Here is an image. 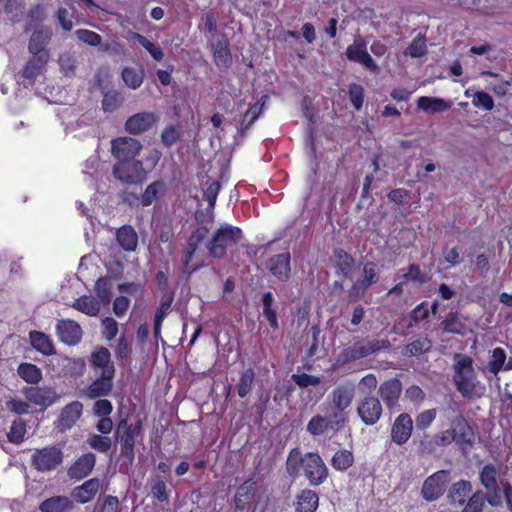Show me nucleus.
Segmentation results:
<instances>
[{
    "label": "nucleus",
    "mask_w": 512,
    "mask_h": 512,
    "mask_svg": "<svg viewBox=\"0 0 512 512\" xmlns=\"http://www.w3.org/2000/svg\"><path fill=\"white\" fill-rule=\"evenodd\" d=\"M417 106L424 112H444L451 108V103L437 97L421 96L417 100Z\"/></svg>",
    "instance_id": "obj_42"
},
{
    "label": "nucleus",
    "mask_w": 512,
    "mask_h": 512,
    "mask_svg": "<svg viewBox=\"0 0 512 512\" xmlns=\"http://www.w3.org/2000/svg\"><path fill=\"white\" fill-rule=\"evenodd\" d=\"M141 149L140 141L132 137H118L111 142V152L118 160L135 159Z\"/></svg>",
    "instance_id": "obj_16"
},
{
    "label": "nucleus",
    "mask_w": 512,
    "mask_h": 512,
    "mask_svg": "<svg viewBox=\"0 0 512 512\" xmlns=\"http://www.w3.org/2000/svg\"><path fill=\"white\" fill-rule=\"evenodd\" d=\"M403 386L398 376L386 379L378 387V395L390 411L399 408Z\"/></svg>",
    "instance_id": "obj_10"
},
{
    "label": "nucleus",
    "mask_w": 512,
    "mask_h": 512,
    "mask_svg": "<svg viewBox=\"0 0 512 512\" xmlns=\"http://www.w3.org/2000/svg\"><path fill=\"white\" fill-rule=\"evenodd\" d=\"M183 130L180 125H167L161 132V143L165 148H171L174 144L181 141Z\"/></svg>",
    "instance_id": "obj_51"
},
{
    "label": "nucleus",
    "mask_w": 512,
    "mask_h": 512,
    "mask_svg": "<svg viewBox=\"0 0 512 512\" xmlns=\"http://www.w3.org/2000/svg\"><path fill=\"white\" fill-rule=\"evenodd\" d=\"M300 469L313 487L322 485L329 476V469L318 452L302 454L300 448L295 447L288 453L286 471L291 477H296Z\"/></svg>",
    "instance_id": "obj_1"
},
{
    "label": "nucleus",
    "mask_w": 512,
    "mask_h": 512,
    "mask_svg": "<svg viewBox=\"0 0 512 512\" xmlns=\"http://www.w3.org/2000/svg\"><path fill=\"white\" fill-rule=\"evenodd\" d=\"M73 509V500L67 496H52L39 504L40 512H70Z\"/></svg>",
    "instance_id": "obj_33"
},
{
    "label": "nucleus",
    "mask_w": 512,
    "mask_h": 512,
    "mask_svg": "<svg viewBox=\"0 0 512 512\" xmlns=\"http://www.w3.org/2000/svg\"><path fill=\"white\" fill-rule=\"evenodd\" d=\"M143 48H145L151 57L156 61H161L164 58V52L163 50L148 40L145 36L139 33H133L132 36Z\"/></svg>",
    "instance_id": "obj_59"
},
{
    "label": "nucleus",
    "mask_w": 512,
    "mask_h": 512,
    "mask_svg": "<svg viewBox=\"0 0 512 512\" xmlns=\"http://www.w3.org/2000/svg\"><path fill=\"white\" fill-rule=\"evenodd\" d=\"M45 17V9L41 4L32 6L27 13V21L24 29L25 32H29L32 28L43 22Z\"/></svg>",
    "instance_id": "obj_56"
},
{
    "label": "nucleus",
    "mask_w": 512,
    "mask_h": 512,
    "mask_svg": "<svg viewBox=\"0 0 512 512\" xmlns=\"http://www.w3.org/2000/svg\"><path fill=\"white\" fill-rule=\"evenodd\" d=\"M221 189V184L218 180L206 176L205 180L201 183L202 197L208 204L206 210L207 215L206 219H201V215L199 212L196 213V220L198 224H203L204 221L212 222L213 221V209L216 204L217 196Z\"/></svg>",
    "instance_id": "obj_14"
},
{
    "label": "nucleus",
    "mask_w": 512,
    "mask_h": 512,
    "mask_svg": "<svg viewBox=\"0 0 512 512\" xmlns=\"http://www.w3.org/2000/svg\"><path fill=\"white\" fill-rule=\"evenodd\" d=\"M356 394L354 383L345 381L336 385L327 396V402L349 410Z\"/></svg>",
    "instance_id": "obj_18"
},
{
    "label": "nucleus",
    "mask_w": 512,
    "mask_h": 512,
    "mask_svg": "<svg viewBox=\"0 0 512 512\" xmlns=\"http://www.w3.org/2000/svg\"><path fill=\"white\" fill-rule=\"evenodd\" d=\"M306 430L313 437L323 436L329 432H332V434L339 432L335 431L334 423L329 417L321 414H316L309 420Z\"/></svg>",
    "instance_id": "obj_29"
},
{
    "label": "nucleus",
    "mask_w": 512,
    "mask_h": 512,
    "mask_svg": "<svg viewBox=\"0 0 512 512\" xmlns=\"http://www.w3.org/2000/svg\"><path fill=\"white\" fill-rule=\"evenodd\" d=\"M72 307L88 316H97L100 311L99 301L86 295L77 298Z\"/></svg>",
    "instance_id": "obj_47"
},
{
    "label": "nucleus",
    "mask_w": 512,
    "mask_h": 512,
    "mask_svg": "<svg viewBox=\"0 0 512 512\" xmlns=\"http://www.w3.org/2000/svg\"><path fill=\"white\" fill-rule=\"evenodd\" d=\"M295 512H316L319 507V495L310 488L300 489L293 502Z\"/></svg>",
    "instance_id": "obj_26"
},
{
    "label": "nucleus",
    "mask_w": 512,
    "mask_h": 512,
    "mask_svg": "<svg viewBox=\"0 0 512 512\" xmlns=\"http://www.w3.org/2000/svg\"><path fill=\"white\" fill-rule=\"evenodd\" d=\"M324 411L334 423L335 431L343 430L349 422V411L342 407L326 401Z\"/></svg>",
    "instance_id": "obj_40"
},
{
    "label": "nucleus",
    "mask_w": 512,
    "mask_h": 512,
    "mask_svg": "<svg viewBox=\"0 0 512 512\" xmlns=\"http://www.w3.org/2000/svg\"><path fill=\"white\" fill-rule=\"evenodd\" d=\"M432 348V341L427 338H418L404 346L402 354L405 357H416L427 353Z\"/></svg>",
    "instance_id": "obj_46"
},
{
    "label": "nucleus",
    "mask_w": 512,
    "mask_h": 512,
    "mask_svg": "<svg viewBox=\"0 0 512 512\" xmlns=\"http://www.w3.org/2000/svg\"><path fill=\"white\" fill-rule=\"evenodd\" d=\"M86 362L83 358H68L64 365L65 375L78 378L84 374Z\"/></svg>",
    "instance_id": "obj_61"
},
{
    "label": "nucleus",
    "mask_w": 512,
    "mask_h": 512,
    "mask_svg": "<svg viewBox=\"0 0 512 512\" xmlns=\"http://www.w3.org/2000/svg\"><path fill=\"white\" fill-rule=\"evenodd\" d=\"M447 482L448 472L446 470L433 473L425 479L421 488V496L428 502L439 499L445 491Z\"/></svg>",
    "instance_id": "obj_12"
},
{
    "label": "nucleus",
    "mask_w": 512,
    "mask_h": 512,
    "mask_svg": "<svg viewBox=\"0 0 512 512\" xmlns=\"http://www.w3.org/2000/svg\"><path fill=\"white\" fill-rule=\"evenodd\" d=\"M262 304V315L268 321L271 329L276 331L279 329V322L277 311L275 307V300L272 292L268 291L262 295L261 298Z\"/></svg>",
    "instance_id": "obj_39"
},
{
    "label": "nucleus",
    "mask_w": 512,
    "mask_h": 512,
    "mask_svg": "<svg viewBox=\"0 0 512 512\" xmlns=\"http://www.w3.org/2000/svg\"><path fill=\"white\" fill-rule=\"evenodd\" d=\"M100 490L101 480L98 477H94L76 486L72 490L71 496L76 503L86 504L93 501Z\"/></svg>",
    "instance_id": "obj_24"
},
{
    "label": "nucleus",
    "mask_w": 512,
    "mask_h": 512,
    "mask_svg": "<svg viewBox=\"0 0 512 512\" xmlns=\"http://www.w3.org/2000/svg\"><path fill=\"white\" fill-rule=\"evenodd\" d=\"M213 60L215 65L222 69L228 68L232 64V55L229 48L228 40L225 36L217 39L211 44Z\"/></svg>",
    "instance_id": "obj_28"
},
{
    "label": "nucleus",
    "mask_w": 512,
    "mask_h": 512,
    "mask_svg": "<svg viewBox=\"0 0 512 512\" xmlns=\"http://www.w3.org/2000/svg\"><path fill=\"white\" fill-rule=\"evenodd\" d=\"M265 268L278 281L287 282L291 277V254L288 251L266 259Z\"/></svg>",
    "instance_id": "obj_11"
},
{
    "label": "nucleus",
    "mask_w": 512,
    "mask_h": 512,
    "mask_svg": "<svg viewBox=\"0 0 512 512\" xmlns=\"http://www.w3.org/2000/svg\"><path fill=\"white\" fill-rule=\"evenodd\" d=\"M115 374L104 372L101 373L89 386L84 390V394L89 399H97L106 397L113 390V379Z\"/></svg>",
    "instance_id": "obj_22"
},
{
    "label": "nucleus",
    "mask_w": 512,
    "mask_h": 512,
    "mask_svg": "<svg viewBox=\"0 0 512 512\" xmlns=\"http://www.w3.org/2000/svg\"><path fill=\"white\" fill-rule=\"evenodd\" d=\"M75 36L83 43L96 47L101 44L102 37L100 34L88 30V29H77L75 31Z\"/></svg>",
    "instance_id": "obj_64"
},
{
    "label": "nucleus",
    "mask_w": 512,
    "mask_h": 512,
    "mask_svg": "<svg viewBox=\"0 0 512 512\" xmlns=\"http://www.w3.org/2000/svg\"><path fill=\"white\" fill-rule=\"evenodd\" d=\"M87 443L92 449L100 453L108 452L112 446V441L107 435H90L87 439Z\"/></svg>",
    "instance_id": "obj_63"
},
{
    "label": "nucleus",
    "mask_w": 512,
    "mask_h": 512,
    "mask_svg": "<svg viewBox=\"0 0 512 512\" xmlns=\"http://www.w3.org/2000/svg\"><path fill=\"white\" fill-rule=\"evenodd\" d=\"M330 464H331L332 468L336 471H340V472L346 471L350 467L353 466L354 455H353L352 451H350L348 449L337 450L333 454V456L330 460Z\"/></svg>",
    "instance_id": "obj_45"
},
{
    "label": "nucleus",
    "mask_w": 512,
    "mask_h": 512,
    "mask_svg": "<svg viewBox=\"0 0 512 512\" xmlns=\"http://www.w3.org/2000/svg\"><path fill=\"white\" fill-rule=\"evenodd\" d=\"M56 334L61 342L69 346L77 345L82 339V328L74 320L62 319L57 322Z\"/></svg>",
    "instance_id": "obj_19"
},
{
    "label": "nucleus",
    "mask_w": 512,
    "mask_h": 512,
    "mask_svg": "<svg viewBox=\"0 0 512 512\" xmlns=\"http://www.w3.org/2000/svg\"><path fill=\"white\" fill-rule=\"evenodd\" d=\"M453 383L457 391L465 398H471L477 386V374L473 359L465 354L456 353L453 363Z\"/></svg>",
    "instance_id": "obj_2"
},
{
    "label": "nucleus",
    "mask_w": 512,
    "mask_h": 512,
    "mask_svg": "<svg viewBox=\"0 0 512 512\" xmlns=\"http://www.w3.org/2000/svg\"><path fill=\"white\" fill-rule=\"evenodd\" d=\"M18 375L27 383L37 384L42 379L41 369L32 363H21L17 369Z\"/></svg>",
    "instance_id": "obj_52"
},
{
    "label": "nucleus",
    "mask_w": 512,
    "mask_h": 512,
    "mask_svg": "<svg viewBox=\"0 0 512 512\" xmlns=\"http://www.w3.org/2000/svg\"><path fill=\"white\" fill-rule=\"evenodd\" d=\"M23 394L28 402L42 408H47L53 405L59 399V395L55 389L47 386L25 387L23 389Z\"/></svg>",
    "instance_id": "obj_15"
},
{
    "label": "nucleus",
    "mask_w": 512,
    "mask_h": 512,
    "mask_svg": "<svg viewBox=\"0 0 512 512\" xmlns=\"http://www.w3.org/2000/svg\"><path fill=\"white\" fill-rule=\"evenodd\" d=\"M95 464L96 456L91 452L84 453L68 468V476L70 479L80 481L90 475Z\"/></svg>",
    "instance_id": "obj_23"
},
{
    "label": "nucleus",
    "mask_w": 512,
    "mask_h": 512,
    "mask_svg": "<svg viewBox=\"0 0 512 512\" xmlns=\"http://www.w3.org/2000/svg\"><path fill=\"white\" fill-rule=\"evenodd\" d=\"M119 245L125 251H135L138 245V235L133 226H119L116 233Z\"/></svg>",
    "instance_id": "obj_41"
},
{
    "label": "nucleus",
    "mask_w": 512,
    "mask_h": 512,
    "mask_svg": "<svg viewBox=\"0 0 512 512\" xmlns=\"http://www.w3.org/2000/svg\"><path fill=\"white\" fill-rule=\"evenodd\" d=\"M143 424L141 420L129 424L127 419L118 422L115 431V440L120 444L119 460L122 465L132 466L135 459L136 438L142 433Z\"/></svg>",
    "instance_id": "obj_3"
},
{
    "label": "nucleus",
    "mask_w": 512,
    "mask_h": 512,
    "mask_svg": "<svg viewBox=\"0 0 512 512\" xmlns=\"http://www.w3.org/2000/svg\"><path fill=\"white\" fill-rule=\"evenodd\" d=\"M49 59V53H42L38 56L33 55L19 72L22 78L34 81L41 73Z\"/></svg>",
    "instance_id": "obj_31"
},
{
    "label": "nucleus",
    "mask_w": 512,
    "mask_h": 512,
    "mask_svg": "<svg viewBox=\"0 0 512 512\" xmlns=\"http://www.w3.org/2000/svg\"><path fill=\"white\" fill-rule=\"evenodd\" d=\"M413 431V420L411 416L403 412L399 414L391 427V440L397 445H403L408 442Z\"/></svg>",
    "instance_id": "obj_21"
},
{
    "label": "nucleus",
    "mask_w": 512,
    "mask_h": 512,
    "mask_svg": "<svg viewBox=\"0 0 512 512\" xmlns=\"http://www.w3.org/2000/svg\"><path fill=\"white\" fill-rule=\"evenodd\" d=\"M52 37V30L50 27L41 26L37 28L31 35L28 50L32 55L38 56L42 53H49L46 50Z\"/></svg>",
    "instance_id": "obj_27"
},
{
    "label": "nucleus",
    "mask_w": 512,
    "mask_h": 512,
    "mask_svg": "<svg viewBox=\"0 0 512 512\" xmlns=\"http://www.w3.org/2000/svg\"><path fill=\"white\" fill-rule=\"evenodd\" d=\"M255 376V370L252 367H248L240 373L238 382L235 386L236 393L240 398H245L252 392Z\"/></svg>",
    "instance_id": "obj_44"
},
{
    "label": "nucleus",
    "mask_w": 512,
    "mask_h": 512,
    "mask_svg": "<svg viewBox=\"0 0 512 512\" xmlns=\"http://www.w3.org/2000/svg\"><path fill=\"white\" fill-rule=\"evenodd\" d=\"M29 340L31 346L45 356H50L56 353L51 338L43 332L31 331L29 333Z\"/></svg>",
    "instance_id": "obj_38"
},
{
    "label": "nucleus",
    "mask_w": 512,
    "mask_h": 512,
    "mask_svg": "<svg viewBox=\"0 0 512 512\" xmlns=\"http://www.w3.org/2000/svg\"><path fill=\"white\" fill-rule=\"evenodd\" d=\"M90 363L93 368L101 369V373L109 372L115 374V367L111 360V353L106 347L100 346L92 351Z\"/></svg>",
    "instance_id": "obj_32"
},
{
    "label": "nucleus",
    "mask_w": 512,
    "mask_h": 512,
    "mask_svg": "<svg viewBox=\"0 0 512 512\" xmlns=\"http://www.w3.org/2000/svg\"><path fill=\"white\" fill-rule=\"evenodd\" d=\"M264 103L255 102L254 104L250 105L247 111L243 114L240 126H239V132L241 134H244L258 119L260 114L263 111Z\"/></svg>",
    "instance_id": "obj_49"
},
{
    "label": "nucleus",
    "mask_w": 512,
    "mask_h": 512,
    "mask_svg": "<svg viewBox=\"0 0 512 512\" xmlns=\"http://www.w3.org/2000/svg\"><path fill=\"white\" fill-rule=\"evenodd\" d=\"M256 493V482L253 478L245 480L236 489L234 495L235 508L238 511H244L250 508Z\"/></svg>",
    "instance_id": "obj_25"
},
{
    "label": "nucleus",
    "mask_w": 512,
    "mask_h": 512,
    "mask_svg": "<svg viewBox=\"0 0 512 512\" xmlns=\"http://www.w3.org/2000/svg\"><path fill=\"white\" fill-rule=\"evenodd\" d=\"M452 426L455 433V444L463 455L468 454L475 440V433L463 415H457L452 419Z\"/></svg>",
    "instance_id": "obj_9"
},
{
    "label": "nucleus",
    "mask_w": 512,
    "mask_h": 512,
    "mask_svg": "<svg viewBox=\"0 0 512 512\" xmlns=\"http://www.w3.org/2000/svg\"><path fill=\"white\" fill-rule=\"evenodd\" d=\"M159 118L153 112H140L130 116L125 122V129L132 135H140L151 129Z\"/></svg>",
    "instance_id": "obj_20"
},
{
    "label": "nucleus",
    "mask_w": 512,
    "mask_h": 512,
    "mask_svg": "<svg viewBox=\"0 0 512 512\" xmlns=\"http://www.w3.org/2000/svg\"><path fill=\"white\" fill-rule=\"evenodd\" d=\"M380 279L377 264L367 261L363 265V275L361 279L355 281L349 289V295L352 298H361L367 289L376 284Z\"/></svg>",
    "instance_id": "obj_13"
},
{
    "label": "nucleus",
    "mask_w": 512,
    "mask_h": 512,
    "mask_svg": "<svg viewBox=\"0 0 512 512\" xmlns=\"http://www.w3.org/2000/svg\"><path fill=\"white\" fill-rule=\"evenodd\" d=\"M348 97L353 108L357 111L361 110L364 103L365 91L362 85L351 83L348 86Z\"/></svg>",
    "instance_id": "obj_62"
},
{
    "label": "nucleus",
    "mask_w": 512,
    "mask_h": 512,
    "mask_svg": "<svg viewBox=\"0 0 512 512\" xmlns=\"http://www.w3.org/2000/svg\"><path fill=\"white\" fill-rule=\"evenodd\" d=\"M453 426L447 430L441 431L439 433L434 434L428 441L422 440L421 441V447L422 450L427 453H432L433 448L435 446L443 447L448 446L455 440V433H454Z\"/></svg>",
    "instance_id": "obj_35"
},
{
    "label": "nucleus",
    "mask_w": 512,
    "mask_h": 512,
    "mask_svg": "<svg viewBox=\"0 0 512 512\" xmlns=\"http://www.w3.org/2000/svg\"><path fill=\"white\" fill-rule=\"evenodd\" d=\"M122 102L123 96L119 91L115 89L103 91L102 109L104 112L112 113L116 111Z\"/></svg>",
    "instance_id": "obj_53"
},
{
    "label": "nucleus",
    "mask_w": 512,
    "mask_h": 512,
    "mask_svg": "<svg viewBox=\"0 0 512 512\" xmlns=\"http://www.w3.org/2000/svg\"><path fill=\"white\" fill-rule=\"evenodd\" d=\"M357 415L367 426L376 424L383 414L380 399L375 395H363L357 402Z\"/></svg>",
    "instance_id": "obj_8"
},
{
    "label": "nucleus",
    "mask_w": 512,
    "mask_h": 512,
    "mask_svg": "<svg viewBox=\"0 0 512 512\" xmlns=\"http://www.w3.org/2000/svg\"><path fill=\"white\" fill-rule=\"evenodd\" d=\"M124 83L131 89L139 88L144 81V71L132 67H124L121 72Z\"/></svg>",
    "instance_id": "obj_55"
},
{
    "label": "nucleus",
    "mask_w": 512,
    "mask_h": 512,
    "mask_svg": "<svg viewBox=\"0 0 512 512\" xmlns=\"http://www.w3.org/2000/svg\"><path fill=\"white\" fill-rule=\"evenodd\" d=\"M485 501H487L485 493L481 490H477L469 497L468 501L465 502L466 504L462 512H482Z\"/></svg>",
    "instance_id": "obj_60"
},
{
    "label": "nucleus",
    "mask_w": 512,
    "mask_h": 512,
    "mask_svg": "<svg viewBox=\"0 0 512 512\" xmlns=\"http://www.w3.org/2000/svg\"><path fill=\"white\" fill-rule=\"evenodd\" d=\"M242 231L238 226H220L208 244L209 254L214 258H223L228 245L237 241Z\"/></svg>",
    "instance_id": "obj_6"
},
{
    "label": "nucleus",
    "mask_w": 512,
    "mask_h": 512,
    "mask_svg": "<svg viewBox=\"0 0 512 512\" xmlns=\"http://www.w3.org/2000/svg\"><path fill=\"white\" fill-rule=\"evenodd\" d=\"M357 343V353L359 359L366 358L372 354H375L381 350L389 349L391 344L387 339L372 340L367 344L363 345L360 342Z\"/></svg>",
    "instance_id": "obj_48"
},
{
    "label": "nucleus",
    "mask_w": 512,
    "mask_h": 512,
    "mask_svg": "<svg viewBox=\"0 0 512 512\" xmlns=\"http://www.w3.org/2000/svg\"><path fill=\"white\" fill-rule=\"evenodd\" d=\"M163 476L152 475L149 479L148 485L152 497L159 503L168 502L169 490L167 489L166 481Z\"/></svg>",
    "instance_id": "obj_43"
},
{
    "label": "nucleus",
    "mask_w": 512,
    "mask_h": 512,
    "mask_svg": "<svg viewBox=\"0 0 512 512\" xmlns=\"http://www.w3.org/2000/svg\"><path fill=\"white\" fill-rule=\"evenodd\" d=\"M165 191V183L161 180H156L150 183L144 190L141 196V204L143 206H150L157 199L160 193Z\"/></svg>",
    "instance_id": "obj_54"
},
{
    "label": "nucleus",
    "mask_w": 512,
    "mask_h": 512,
    "mask_svg": "<svg viewBox=\"0 0 512 512\" xmlns=\"http://www.w3.org/2000/svg\"><path fill=\"white\" fill-rule=\"evenodd\" d=\"M479 481L486 490L487 502L491 507L502 505L500 487L498 484V469L493 463L485 464L479 471Z\"/></svg>",
    "instance_id": "obj_5"
},
{
    "label": "nucleus",
    "mask_w": 512,
    "mask_h": 512,
    "mask_svg": "<svg viewBox=\"0 0 512 512\" xmlns=\"http://www.w3.org/2000/svg\"><path fill=\"white\" fill-rule=\"evenodd\" d=\"M333 254L336 268L345 278L352 279L356 265L355 259L341 248L335 249Z\"/></svg>",
    "instance_id": "obj_36"
},
{
    "label": "nucleus",
    "mask_w": 512,
    "mask_h": 512,
    "mask_svg": "<svg viewBox=\"0 0 512 512\" xmlns=\"http://www.w3.org/2000/svg\"><path fill=\"white\" fill-rule=\"evenodd\" d=\"M506 358H507L506 352L503 348H501V347L494 348L492 350L491 359L488 361V364L486 367L487 370L494 375H497L503 368L505 370H509L511 368V366L509 364L504 366Z\"/></svg>",
    "instance_id": "obj_50"
},
{
    "label": "nucleus",
    "mask_w": 512,
    "mask_h": 512,
    "mask_svg": "<svg viewBox=\"0 0 512 512\" xmlns=\"http://www.w3.org/2000/svg\"><path fill=\"white\" fill-rule=\"evenodd\" d=\"M472 493V484L468 480L461 479L451 485L448 491V500L451 505L462 506Z\"/></svg>",
    "instance_id": "obj_30"
},
{
    "label": "nucleus",
    "mask_w": 512,
    "mask_h": 512,
    "mask_svg": "<svg viewBox=\"0 0 512 512\" xmlns=\"http://www.w3.org/2000/svg\"><path fill=\"white\" fill-rule=\"evenodd\" d=\"M440 328L444 333L457 334L464 336L467 333V326L462 321L459 313L456 311H450L446 315L445 319L441 321Z\"/></svg>",
    "instance_id": "obj_37"
},
{
    "label": "nucleus",
    "mask_w": 512,
    "mask_h": 512,
    "mask_svg": "<svg viewBox=\"0 0 512 512\" xmlns=\"http://www.w3.org/2000/svg\"><path fill=\"white\" fill-rule=\"evenodd\" d=\"M113 176L125 184H138L146 179L147 171L137 159L118 160L113 166Z\"/></svg>",
    "instance_id": "obj_4"
},
{
    "label": "nucleus",
    "mask_w": 512,
    "mask_h": 512,
    "mask_svg": "<svg viewBox=\"0 0 512 512\" xmlns=\"http://www.w3.org/2000/svg\"><path fill=\"white\" fill-rule=\"evenodd\" d=\"M345 55L349 61L362 64L366 69L376 72L379 67L370 54L367 52L366 43L356 39L353 44L346 48Z\"/></svg>",
    "instance_id": "obj_17"
},
{
    "label": "nucleus",
    "mask_w": 512,
    "mask_h": 512,
    "mask_svg": "<svg viewBox=\"0 0 512 512\" xmlns=\"http://www.w3.org/2000/svg\"><path fill=\"white\" fill-rule=\"evenodd\" d=\"M83 404L80 401H72L67 404L61 411L59 422L62 428H71L81 417Z\"/></svg>",
    "instance_id": "obj_34"
},
{
    "label": "nucleus",
    "mask_w": 512,
    "mask_h": 512,
    "mask_svg": "<svg viewBox=\"0 0 512 512\" xmlns=\"http://www.w3.org/2000/svg\"><path fill=\"white\" fill-rule=\"evenodd\" d=\"M62 461L63 452L56 446L36 449L31 456V464L39 472L55 470Z\"/></svg>",
    "instance_id": "obj_7"
},
{
    "label": "nucleus",
    "mask_w": 512,
    "mask_h": 512,
    "mask_svg": "<svg viewBox=\"0 0 512 512\" xmlns=\"http://www.w3.org/2000/svg\"><path fill=\"white\" fill-rule=\"evenodd\" d=\"M112 284L108 277H100L95 284V292L103 304L110 303L112 299Z\"/></svg>",
    "instance_id": "obj_57"
},
{
    "label": "nucleus",
    "mask_w": 512,
    "mask_h": 512,
    "mask_svg": "<svg viewBox=\"0 0 512 512\" xmlns=\"http://www.w3.org/2000/svg\"><path fill=\"white\" fill-rule=\"evenodd\" d=\"M26 434V422L20 418L13 421L10 431L7 433V439L10 443L20 444L23 442Z\"/></svg>",
    "instance_id": "obj_58"
}]
</instances>
